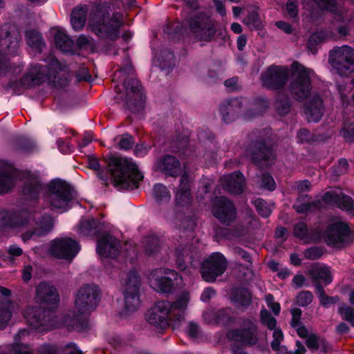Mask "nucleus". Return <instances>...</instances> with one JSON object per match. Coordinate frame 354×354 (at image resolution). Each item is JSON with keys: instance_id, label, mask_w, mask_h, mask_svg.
I'll return each mask as SVG.
<instances>
[{"instance_id": "1", "label": "nucleus", "mask_w": 354, "mask_h": 354, "mask_svg": "<svg viewBox=\"0 0 354 354\" xmlns=\"http://www.w3.org/2000/svg\"><path fill=\"white\" fill-rule=\"evenodd\" d=\"M88 167L98 171L97 176L106 182L108 176L115 187L121 189L133 190L138 187L143 176L138 171L137 165L131 161L122 158H111L106 164L107 171H100V165L95 158H88Z\"/></svg>"}, {"instance_id": "2", "label": "nucleus", "mask_w": 354, "mask_h": 354, "mask_svg": "<svg viewBox=\"0 0 354 354\" xmlns=\"http://www.w3.org/2000/svg\"><path fill=\"white\" fill-rule=\"evenodd\" d=\"M44 62L46 63L45 65H31L21 79V84L30 87L48 82L55 87L65 86L68 83L66 66L62 64L53 54H49L45 57Z\"/></svg>"}, {"instance_id": "3", "label": "nucleus", "mask_w": 354, "mask_h": 354, "mask_svg": "<svg viewBox=\"0 0 354 354\" xmlns=\"http://www.w3.org/2000/svg\"><path fill=\"white\" fill-rule=\"evenodd\" d=\"M33 221H35L34 230L23 234V239L25 241L46 235L54 226L53 218L48 214L38 216L37 213H32L27 210L12 214L6 210L0 211V227H24L30 225Z\"/></svg>"}, {"instance_id": "4", "label": "nucleus", "mask_w": 354, "mask_h": 354, "mask_svg": "<svg viewBox=\"0 0 354 354\" xmlns=\"http://www.w3.org/2000/svg\"><path fill=\"white\" fill-rule=\"evenodd\" d=\"M122 26V16L117 12L112 17L106 8L100 6H92L88 15V27L98 37L115 41L119 37Z\"/></svg>"}, {"instance_id": "5", "label": "nucleus", "mask_w": 354, "mask_h": 354, "mask_svg": "<svg viewBox=\"0 0 354 354\" xmlns=\"http://www.w3.org/2000/svg\"><path fill=\"white\" fill-rule=\"evenodd\" d=\"M134 68L129 58L114 73L113 80L123 83L125 90V108L131 113L139 111L143 106V95L140 82L135 77Z\"/></svg>"}, {"instance_id": "6", "label": "nucleus", "mask_w": 354, "mask_h": 354, "mask_svg": "<svg viewBox=\"0 0 354 354\" xmlns=\"http://www.w3.org/2000/svg\"><path fill=\"white\" fill-rule=\"evenodd\" d=\"M99 287L94 284L82 286L77 292L73 315L64 318V324L68 329H74L82 315L94 310L100 300Z\"/></svg>"}, {"instance_id": "7", "label": "nucleus", "mask_w": 354, "mask_h": 354, "mask_svg": "<svg viewBox=\"0 0 354 354\" xmlns=\"http://www.w3.org/2000/svg\"><path fill=\"white\" fill-rule=\"evenodd\" d=\"M24 195L36 196L38 194L55 195L59 199H75L78 197L74 187L61 179H54L46 185L41 184L38 179L28 180L23 187Z\"/></svg>"}, {"instance_id": "8", "label": "nucleus", "mask_w": 354, "mask_h": 354, "mask_svg": "<svg viewBox=\"0 0 354 354\" xmlns=\"http://www.w3.org/2000/svg\"><path fill=\"white\" fill-rule=\"evenodd\" d=\"M189 300V293L184 292L173 304L167 301L156 302V333L169 326V320L180 322L184 319Z\"/></svg>"}, {"instance_id": "9", "label": "nucleus", "mask_w": 354, "mask_h": 354, "mask_svg": "<svg viewBox=\"0 0 354 354\" xmlns=\"http://www.w3.org/2000/svg\"><path fill=\"white\" fill-rule=\"evenodd\" d=\"M186 26L198 41L209 42L216 32L215 21L203 12L192 14L187 19Z\"/></svg>"}, {"instance_id": "10", "label": "nucleus", "mask_w": 354, "mask_h": 354, "mask_svg": "<svg viewBox=\"0 0 354 354\" xmlns=\"http://www.w3.org/2000/svg\"><path fill=\"white\" fill-rule=\"evenodd\" d=\"M140 284V276L138 272L136 270L129 271L122 283L124 300V315L136 311L140 307L139 290Z\"/></svg>"}, {"instance_id": "11", "label": "nucleus", "mask_w": 354, "mask_h": 354, "mask_svg": "<svg viewBox=\"0 0 354 354\" xmlns=\"http://www.w3.org/2000/svg\"><path fill=\"white\" fill-rule=\"evenodd\" d=\"M328 62L339 75L354 73V49L346 45L335 47L329 52Z\"/></svg>"}, {"instance_id": "12", "label": "nucleus", "mask_w": 354, "mask_h": 354, "mask_svg": "<svg viewBox=\"0 0 354 354\" xmlns=\"http://www.w3.org/2000/svg\"><path fill=\"white\" fill-rule=\"evenodd\" d=\"M294 79L290 85L292 95L298 100L303 101L310 94L311 90L310 77L313 74L312 70L295 62L292 64Z\"/></svg>"}, {"instance_id": "13", "label": "nucleus", "mask_w": 354, "mask_h": 354, "mask_svg": "<svg viewBox=\"0 0 354 354\" xmlns=\"http://www.w3.org/2000/svg\"><path fill=\"white\" fill-rule=\"evenodd\" d=\"M350 235L348 224L339 218H335L328 225L323 233V239L328 246L340 249L349 242Z\"/></svg>"}, {"instance_id": "14", "label": "nucleus", "mask_w": 354, "mask_h": 354, "mask_svg": "<svg viewBox=\"0 0 354 354\" xmlns=\"http://www.w3.org/2000/svg\"><path fill=\"white\" fill-rule=\"evenodd\" d=\"M23 315L27 323L33 328L44 331L53 328L64 326V320L57 322V316L44 314L40 308L34 306H28L23 312Z\"/></svg>"}, {"instance_id": "15", "label": "nucleus", "mask_w": 354, "mask_h": 354, "mask_svg": "<svg viewBox=\"0 0 354 354\" xmlns=\"http://www.w3.org/2000/svg\"><path fill=\"white\" fill-rule=\"evenodd\" d=\"M80 250L79 243L69 237H59L49 244V252L55 257L71 261Z\"/></svg>"}, {"instance_id": "16", "label": "nucleus", "mask_w": 354, "mask_h": 354, "mask_svg": "<svg viewBox=\"0 0 354 354\" xmlns=\"http://www.w3.org/2000/svg\"><path fill=\"white\" fill-rule=\"evenodd\" d=\"M226 266L224 256L219 252L213 253L202 264V277L205 281L213 282L225 272Z\"/></svg>"}, {"instance_id": "17", "label": "nucleus", "mask_w": 354, "mask_h": 354, "mask_svg": "<svg viewBox=\"0 0 354 354\" xmlns=\"http://www.w3.org/2000/svg\"><path fill=\"white\" fill-rule=\"evenodd\" d=\"M288 74L286 67L272 65L261 73L262 84L269 89L281 88L287 82Z\"/></svg>"}, {"instance_id": "18", "label": "nucleus", "mask_w": 354, "mask_h": 354, "mask_svg": "<svg viewBox=\"0 0 354 354\" xmlns=\"http://www.w3.org/2000/svg\"><path fill=\"white\" fill-rule=\"evenodd\" d=\"M227 337L230 340L240 342L245 345H254L259 339L257 326L250 319L243 322L241 330H229L227 333Z\"/></svg>"}, {"instance_id": "19", "label": "nucleus", "mask_w": 354, "mask_h": 354, "mask_svg": "<svg viewBox=\"0 0 354 354\" xmlns=\"http://www.w3.org/2000/svg\"><path fill=\"white\" fill-rule=\"evenodd\" d=\"M35 299L44 308L51 309L57 306L59 296L55 287L46 282H41L37 287Z\"/></svg>"}, {"instance_id": "20", "label": "nucleus", "mask_w": 354, "mask_h": 354, "mask_svg": "<svg viewBox=\"0 0 354 354\" xmlns=\"http://www.w3.org/2000/svg\"><path fill=\"white\" fill-rule=\"evenodd\" d=\"M0 39V50L6 54H15L19 46L21 35L13 26H6L2 29Z\"/></svg>"}, {"instance_id": "21", "label": "nucleus", "mask_w": 354, "mask_h": 354, "mask_svg": "<svg viewBox=\"0 0 354 354\" xmlns=\"http://www.w3.org/2000/svg\"><path fill=\"white\" fill-rule=\"evenodd\" d=\"M248 153L252 161L259 166H265L274 158V153L271 148L266 145L263 142L253 143Z\"/></svg>"}, {"instance_id": "22", "label": "nucleus", "mask_w": 354, "mask_h": 354, "mask_svg": "<svg viewBox=\"0 0 354 354\" xmlns=\"http://www.w3.org/2000/svg\"><path fill=\"white\" fill-rule=\"evenodd\" d=\"M220 182L223 189L230 194L238 195L244 191L245 180L243 175L239 171L223 176Z\"/></svg>"}, {"instance_id": "23", "label": "nucleus", "mask_w": 354, "mask_h": 354, "mask_svg": "<svg viewBox=\"0 0 354 354\" xmlns=\"http://www.w3.org/2000/svg\"><path fill=\"white\" fill-rule=\"evenodd\" d=\"M119 242L110 234H105L97 241L96 250L99 255L104 258H110L113 261L118 256Z\"/></svg>"}, {"instance_id": "24", "label": "nucleus", "mask_w": 354, "mask_h": 354, "mask_svg": "<svg viewBox=\"0 0 354 354\" xmlns=\"http://www.w3.org/2000/svg\"><path fill=\"white\" fill-rule=\"evenodd\" d=\"M212 214L221 223L229 224L236 217V209L232 201H216Z\"/></svg>"}, {"instance_id": "25", "label": "nucleus", "mask_w": 354, "mask_h": 354, "mask_svg": "<svg viewBox=\"0 0 354 354\" xmlns=\"http://www.w3.org/2000/svg\"><path fill=\"white\" fill-rule=\"evenodd\" d=\"M243 106V100L240 98L230 99L223 102L220 106V113L223 120L231 122L235 120L241 113Z\"/></svg>"}, {"instance_id": "26", "label": "nucleus", "mask_w": 354, "mask_h": 354, "mask_svg": "<svg viewBox=\"0 0 354 354\" xmlns=\"http://www.w3.org/2000/svg\"><path fill=\"white\" fill-rule=\"evenodd\" d=\"M304 113L309 122H319L324 113L323 102L319 95L315 94L306 104Z\"/></svg>"}, {"instance_id": "27", "label": "nucleus", "mask_w": 354, "mask_h": 354, "mask_svg": "<svg viewBox=\"0 0 354 354\" xmlns=\"http://www.w3.org/2000/svg\"><path fill=\"white\" fill-rule=\"evenodd\" d=\"M158 273L165 274L164 276L156 281V286H158L161 292H171L175 286H178L181 283L182 278L173 270H163L160 269Z\"/></svg>"}, {"instance_id": "28", "label": "nucleus", "mask_w": 354, "mask_h": 354, "mask_svg": "<svg viewBox=\"0 0 354 354\" xmlns=\"http://www.w3.org/2000/svg\"><path fill=\"white\" fill-rule=\"evenodd\" d=\"M15 171L12 167L0 160V194L9 192L14 186Z\"/></svg>"}, {"instance_id": "29", "label": "nucleus", "mask_w": 354, "mask_h": 354, "mask_svg": "<svg viewBox=\"0 0 354 354\" xmlns=\"http://www.w3.org/2000/svg\"><path fill=\"white\" fill-rule=\"evenodd\" d=\"M25 40L26 44L33 51L41 53L46 46V43L41 34L35 29H28L25 32Z\"/></svg>"}, {"instance_id": "30", "label": "nucleus", "mask_w": 354, "mask_h": 354, "mask_svg": "<svg viewBox=\"0 0 354 354\" xmlns=\"http://www.w3.org/2000/svg\"><path fill=\"white\" fill-rule=\"evenodd\" d=\"M28 335L29 331L26 329L19 330L15 335L11 348V351L14 354H33L28 345L21 343V341H25Z\"/></svg>"}, {"instance_id": "31", "label": "nucleus", "mask_w": 354, "mask_h": 354, "mask_svg": "<svg viewBox=\"0 0 354 354\" xmlns=\"http://www.w3.org/2000/svg\"><path fill=\"white\" fill-rule=\"evenodd\" d=\"M102 225L104 223H100L93 218H82L77 226V233L84 236L94 235L102 230Z\"/></svg>"}, {"instance_id": "32", "label": "nucleus", "mask_w": 354, "mask_h": 354, "mask_svg": "<svg viewBox=\"0 0 354 354\" xmlns=\"http://www.w3.org/2000/svg\"><path fill=\"white\" fill-rule=\"evenodd\" d=\"M87 14L86 6H78L73 8L71 15V22L75 30H82L86 23Z\"/></svg>"}, {"instance_id": "33", "label": "nucleus", "mask_w": 354, "mask_h": 354, "mask_svg": "<svg viewBox=\"0 0 354 354\" xmlns=\"http://www.w3.org/2000/svg\"><path fill=\"white\" fill-rule=\"evenodd\" d=\"M304 7L309 10L320 9L329 12L336 10V2L335 0H303Z\"/></svg>"}, {"instance_id": "34", "label": "nucleus", "mask_w": 354, "mask_h": 354, "mask_svg": "<svg viewBox=\"0 0 354 354\" xmlns=\"http://www.w3.org/2000/svg\"><path fill=\"white\" fill-rule=\"evenodd\" d=\"M310 275L316 279H319L326 284L330 283L333 281L332 273L330 268L324 264L315 263L310 270Z\"/></svg>"}, {"instance_id": "35", "label": "nucleus", "mask_w": 354, "mask_h": 354, "mask_svg": "<svg viewBox=\"0 0 354 354\" xmlns=\"http://www.w3.org/2000/svg\"><path fill=\"white\" fill-rule=\"evenodd\" d=\"M54 41L56 48L64 53L72 52L74 46L73 40L64 32L57 30L54 35Z\"/></svg>"}, {"instance_id": "36", "label": "nucleus", "mask_w": 354, "mask_h": 354, "mask_svg": "<svg viewBox=\"0 0 354 354\" xmlns=\"http://www.w3.org/2000/svg\"><path fill=\"white\" fill-rule=\"evenodd\" d=\"M18 310V305L14 303L6 302L0 306V330L7 326L12 315Z\"/></svg>"}, {"instance_id": "37", "label": "nucleus", "mask_w": 354, "mask_h": 354, "mask_svg": "<svg viewBox=\"0 0 354 354\" xmlns=\"http://www.w3.org/2000/svg\"><path fill=\"white\" fill-rule=\"evenodd\" d=\"M159 167L164 173L176 176L179 172L180 162L174 156H166L160 161Z\"/></svg>"}, {"instance_id": "38", "label": "nucleus", "mask_w": 354, "mask_h": 354, "mask_svg": "<svg viewBox=\"0 0 354 354\" xmlns=\"http://www.w3.org/2000/svg\"><path fill=\"white\" fill-rule=\"evenodd\" d=\"M229 310L223 309L218 312L213 310H207L203 317L205 322L209 324H224L228 319Z\"/></svg>"}, {"instance_id": "39", "label": "nucleus", "mask_w": 354, "mask_h": 354, "mask_svg": "<svg viewBox=\"0 0 354 354\" xmlns=\"http://www.w3.org/2000/svg\"><path fill=\"white\" fill-rule=\"evenodd\" d=\"M158 66L162 71H165L167 73L176 66L174 55L169 50H162L158 58Z\"/></svg>"}, {"instance_id": "40", "label": "nucleus", "mask_w": 354, "mask_h": 354, "mask_svg": "<svg viewBox=\"0 0 354 354\" xmlns=\"http://www.w3.org/2000/svg\"><path fill=\"white\" fill-rule=\"evenodd\" d=\"M331 37L330 34L324 30H319L313 33L308 41L307 46L308 49L313 53L316 52V46L319 43L327 40Z\"/></svg>"}, {"instance_id": "41", "label": "nucleus", "mask_w": 354, "mask_h": 354, "mask_svg": "<svg viewBox=\"0 0 354 354\" xmlns=\"http://www.w3.org/2000/svg\"><path fill=\"white\" fill-rule=\"evenodd\" d=\"M232 300L237 306H246L250 304L251 301L250 292L245 288L236 290L232 297Z\"/></svg>"}, {"instance_id": "42", "label": "nucleus", "mask_w": 354, "mask_h": 354, "mask_svg": "<svg viewBox=\"0 0 354 354\" xmlns=\"http://www.w3.org/2000/svg\"><path fill=\"white\" fill-rule=\"evenodd\" d=\"M307 346L313 350L319 349L322 352H326L328 350V344L324 339L320 338L315 335H310L306 340Z\"/></svg>"}, {"instance_id": "43", "label": "nucleus", "mask_w": 354, "mask_h": 354, "mask_svg": "<svg viewBox=\"0 0 354 354\" xmlns=\"http://www.w3.org/2000/svg\"><path fill=\"white\" fill-rule=\"evenodd\" d=\"M192 179L188 173L185 171L180 180V185L178 187V194L181 198H187L189 196V189Z\"/></svg>"}, {"instance_id": "44", "label": "nucleus", "mask_w": 354, "mask_h": 354, "mask_svg": "<svg viewBox=\"0 0 354 354\" xmlns=\"http://www.w3.org/2000/svg\"><path fill=\"white\" fill-rule=\"evenodd\" d=\"M257 183L263 189L272 191L276 188V183L272 176L268 173H263L257 176Z\"/></svg>"}, {"instance_id": "45", "label": "nucleus", "mask_w": 354, "mask_h": 354, "mask_svg": "<svg viewBox=\"0 0 354 354\" xmlns=\"http://www.w3.org/2000/svg\"><path fill=\"white\" fill-rule=\"evenodd\" d=\"M337 312L342 319L347 321L351 326L354 327V307L342 304L339 306Z\"/></svg>"}, {"instance_id": "46", "label": "nucleus", "mask_w": 354, "mask_h": 354, "mask_svg": "<svg viewBox=\"0 0 354 354\" xmlns=\"http://www.w3.org/2000/svg\"><path fill=\"white\" fill-rule=\"evenodd\" d=\"M317 294L319 299L320 304L324 306V308H329L333 304H336L337 301H339V299L338 297H329L327 296L324 290V288L318 286L317 287Z\"/></svg>"}, {"instance_id": "47", "label": "nucleus", "mask_w": 354, "mask_h": 354, "mask_svg": "<svg viewBox=\"0 0 354 354\" xmlns=\"http://www.w3.org/2000/svg\"><path fill=\"white\" fill-rule=\"evenodd\" d=\"M254 205L258 213L262 216H268L272 209V203L268 201H254Z\"/></svg>"}, {"instance_id": "48", "label": "nucleus", "mask_w": 354, "mask_h": 354, "mask_svg": "<svg viewBox=\"0 0 354 354\" xmlns=\"http://www.w3.org/2000/svg\"><path fill=\"white\" fill-rule=\"evenodd\" d=\"M322 199H351V197L347 196L339 187H335L326 192Z\"/></svg>"}, {"instance_id": "49", "label": "nucleus", "mask_w": 354, "mask_h": 354, "mask_svg": "<svg viewBox=\"0 0 354 354\" xmlns=\"http://www.w3.org/2000/svg\"><path fill=\"white\" fill-rule=\"evenodd\" d=\"M293 233L296 237L304 241H308V230L304 222H299L295 225Z\"/></svg>"}, {"instance_id": "50", "label": "nucleus", "mask_w": 354, "mask_h": 354, "mask_svg": "<svg viewBox=\"0 0 354 354\" xmlns=\"http://www.w3.org/2000/svg\"><path fill=\"white\" fill-rule=\"evenodd\" d=\"M342 210L354 215V201H328Z\"/></svg>"}, {"instance_id": "51", "label": "nucleus", "mask_w": 354, "mask_h": 354, "mask_svg": "<svg viewBox=\"0 0 354 354\" xmlns=\"http://www.w3.org/2000/svg\"><path fill=\"white\" fill-rule=\"evenodd\" d=\"M52 209L58 212L63 213L68 210L71 205H70L71 202L73 201H48Z\"/></svg>"}, {"instance_id": "52", "label": "nucleus", "mask_w": 354, "mask_h": 354, "mask_svg": "<svg viewBox=\"0 0 354 354\" xmlns=\"http://www.w3.org/2000/svg\"><path fill=\"white\" fill-rule=\"evenodd\" d=\"M261 320L262 324L266 326L270 330L275 328L277 320L265 309L261 311Z\"/></svg>"}, {"instance_id": "53", "label": "nucleus", "mask_w": 354, "mask_h": 354, "mask_svg": "<svg viewBox=\"0 0 354 354\" xmlns=\"http://www.w3.org/2000/svg\"><path fill=\"white\" fill-rule=\"evenodd\" d=\"M134 145L135 140L132 136L126 133L120 136V139L118 142L120 149L128 150L131 149Z\"/></svg>"}, {"instance_id": "54", "label": "nucleus", "mask_w": 354, "mask_h": 354, "mask_svg": "<svg viewBox=\"0 0 354 354\" xmlns=\"http://www.w3.org/2000/svg\"><path fill=\"white\" fill-rule=\"evenodd\" d=\"M8 256L4 259L8 264H13L15 258L22 254L23 250L17 245H12L8 248Z\"/></svg>"}, {"instance_id": "55", "label": "nucleus", "mask_w": 354, "mask_h": 354, "mask_svg": "<svg viewBox=\"0 0 354 354\" xmlns=\"http://www.w3.org/2000/svg\"><path fill=\"white\" fill-rule=\"evenodd\" d=\"M313 299V294L310 291H302L297 297V304L301 306L309 305Z\"/></svg>"}, {"instance_id": "56", "label": "nucleus", "mask_w": 354, "mask_h": 354, "mask_svg": "<svg viewBox=\"0 0 354 354\" xmlns=\"http://www.w3.org/2000/svg\"><path fill=\"white\" fill-rule=\"evenodd\" d=\"M341 133L347 141H353L354 140V120L345 122Z\"/></svg>"}, {"instance_id": "57", "label": "nucleus", "mask_w": 354, "mask_h": 354, "mask_svg": "<svg viewBox=\"0 0 354 354\" xmlns=\"http://www.w3.org/2000/svg\"><path fill=\"white\" fill-rule=\"evenodd\" d=\"M144 252L147 256H153L155 244H154V237L153 236L146 237L142 241Z\"/></svg>"}, {"instance_id": "58", "label": "nucleus", "mask_w": 354, "mask_h": 354, "mask_svg": "<svg viewBox=\"0 0 354 354\" xmlns=\"http://www.w3.org/2000/svg\"><path fill=\"white\" fill-rule=\"evenodd\" d=\"M324 254L323 249L317 247H313L306 250L304 256L306 259L314 260L320 258Z\"/></svg>"}, {"instance_id": "59", "label": "nucleus", "mask_w": 354, "mask_h": 354, "mask_svg": "<svg viewBox=\"0 0 354 354\" xmlns=\"http://www.w3.org/2000/svg\"><path fill=\"white\" fill-rule=\"evenodd\" d=\"M283 339L282 331L276 328L273 332V340L271 342V346L273 350H279L280 348V343Z\"/></svg>"}, {"instance_id": "60", "label": "nucleus", "mask_w": 354, "mask_h": 354, "mask_svg": "<svg viewBox=\"0 0 354 354\" xmlns=\"http://www.w3.org/2000/svg\"><path fill=\"white\" fill-rule=\"evenodd\" d=\"M338 90L343 105L346 106L350 105L354 106V93L352 95L351 97L349 98L345 92L346 89L343 88L342 86H339Z\"/></svg>"}, {"instance_id": "61", "label": "nucleus", "mask_w": 354, "mask_h": 354, "mask_svg": "<svg viewBox=\"0 0 354 354\" xmlns=\"http://www.w3.org/2000/svg\"><path fill=\"white\" fill-rule=\"evenodd\" d=\"M265 299L268 306L272 310L275 315H278L281 310L279 304L274 301V298L272 295L268 294L266 295Z\"/></svg>"}, {"instance_id": "62", "label": "nucleus", "mask_w": 354, "mask_h": 354, "mask_svg": "<svg viewBox=\"0 0 354 354\" xmlns=\"http://www.w3.org/2000/svg\"><path fill=\"white\" fill-rule=\"evenodd\" d=\"M311 183L308 180H301L297 183L296 189L299 194H304L310 190Z\"/></svg>"}, {"instance_id": "63", "label": "nucleus", "mask_w": 354, "mask_h": 354, "mask_svg": "<svg viewBox=\"0 0 354 354\" xmlns=\"http://www.w3.org/2000/svg\"><path fill=\"white\" fill-rule=\"evenodd\" d=\"M18 147L20 149L24 151H30L34 148V143L25 138H21L18 141Z\"/></svg>"}, {"instance_id": "64", "label": "nucleus", "mask_w": 354, "mask_h": 354, "mask_svg": "<svg viewBox=\"0 0 354 354\" xmlns=\"http://www.w3.org/2000/svg\"><path fill=\"white\" fill-rule=\"evenodd\" d=\"M348 163L346 160L341 159L339 161V164L335 167L334 172L336 175L340 176L345 174L347 171Z\"/></svg>"}]
</instances>
